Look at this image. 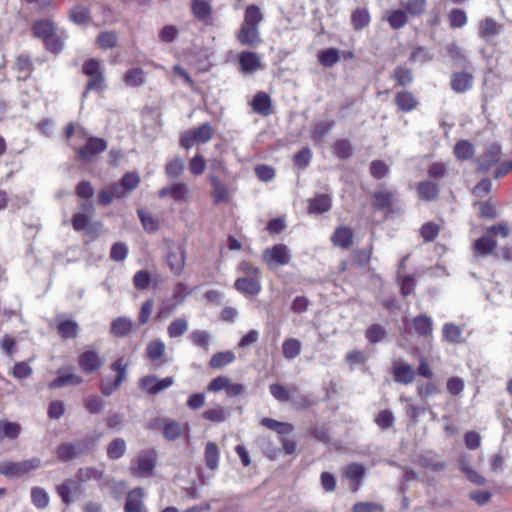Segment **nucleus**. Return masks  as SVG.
Wrapping results in <instances>:
<instances>
[{"label":"nucleus","mask_w":512,"mask_h":512,"mask_svg":"<svg viewBox=\"0 0 512 512\" xmlns=\"http://www.w3.org/2000/svg\"><path fill=\"white\" fill-rule=\"evenodd\" d=\"M33 36L43 41L45 48L51 53H59L63 49V38L57 34L53 21L48 19L36 20L32 25Z\"/></svg>","instance_id":"obj_2"},{"label":"nucleus","mask_w":512,"mask_h":512,"mask_svg":"<svg viewBox=\"0 0 512 512\" xmlns=\"http://www.w3.org/2000/svg\"><path fill=\"white\" fill-rule=\"evenodd\" d=\"M63 370V368L59 369L57 372L58 376L48 384V387L50 389H56L66 386H78L84 382L82 376L72 371L63 374Z\"/></svg>","instance_id":"obj_27"},{"label":"nucleus","mask_w":512,"mask_h":512,"mask_svg":"<svg viewBox=\"0 0 512 512\" xmlns=\"http://www.w3.org/2000/svg\"><path fill=\"white\" fill-rule=\"evenodd\" d=\"M156 465V457L154 452H143L138 455L136 466L130 468L131 473L137 477H146L151 475Z\"/></svg>","instance_id":"obj_17"},{"label":"nucleus","mask_w":512,"mask_h":512,"mask_svg":"<svg viewBox=\"0 0 512 512\" xmlns=\"http://www.w3.org/2000/svg\"><path fill=\"white\" fill-rule=\"evenodd\" d=\"M441 226L433 221L425 222L420 228V236L424 242H433L439 235Z\"/></svg>","instance_id":"obj_59"},{"label":"nucleus","mask_w":512,"mask_h":512,"mask_svg":"<svg viewBox=\"0 0 512 512\" xmlns=\"http://www.w3.org/2000/svg\"><path fill=\"white\" fill-rule=\"evenodd\" d=\"M128 362L123 358L116 359L110 369L116 374L114 380L103 379L100 384V392L104 396H110L116 392L127 379Z\"/></svg>","instance_id":"obj_8"},{"label":"nucleus","mask_w":512,"mask_h":512,"mask_svg":"<svg viewBox=\"0 0 512 512\" xmlns=\"http://www.w3.org/2000/svg\"><path fill=\"white\" fill-rule=\"evenodd\" d=\"M219 456L220 452L218 445L215 442H208L205 447L204 458L206 466L210 470L218 468Z\"/></svg>","instance_id":"obj_50"},{"label":"nucleus","mask_w":512,"mask_h":512,"mask_svg":"<svg viewBox=\"0 0 512 512\" xmlns=\"http://www.w3.org/2000/svg\"><path fill=\"white\" fill-rule=\"evenodd\" d=\"M79 137L84 141L83 145L69 144L74 151L76 160L83 163L92 162L99 154L107 149V141L96 136H88L87 132L79 127Z\"/></svg>","instance_id":"obj_1"},{"label":"nucleus","mask_w":512,"mask_h":512,"mask_svg":"<svg viewBox=\"0 0 512 512\" xmlns=\"http://www.w3.org/2000/svg\"><path fill=\"white\" fill-rule=\"evenodd\" d=\"M185 169L184 161L180 157L169 160L165 165V174L170 178L179 177Z\"/></svg>","instance_id":"obj_64"},{"label":"nucleus","mask_w":512,"mask_h":512,"mask_svg":"<svg viewBox=\"0 0 512 512\" xmlns=\"http://www.w3.org/2000/svg\"><path fill=\"white\" fill-rule=\"evenodd\" d=\"M124 83L129 87H139L146 82V72L140 67H134L123 75Z\"/></svg>","instance_id":"obj_42"},{"label":"nucleus","mask_w":512,"mask_h":512,"mask_svg":"<svg viewBox=\"0 0 512 512\" xmlns=\"http://www.w3.org/2000/svg\"><path fill=\"white\" fill-rule=\"evenodd\" d=\"M162 431L164 438L169 441L180 438L183 433L182 426L175 420L164 421Z\"/></svg>","instance_id":"obj_55"},{"label":"nucleus","mask_w":512,"mask_h":512,"mask_svg":"<svg viewBox=\"0 0 512 512\" xmlns=\"http://www.w3.org/2000/svg\"><path fill=\"white\" fill-rule=\"evenodd\" d=\"M391 374L396 383L410 385L415 381L416 372L413 366L402 359L394 360L391 365Z\"/></svg>","instance_id":"obj_13"},{"label":"nucleus","mask_w":512,"mask_h":512,"mask_svg":"<svg viewBox=\"0 0 512 512\" xmlns=\"http://www.w3.org/2000/svg\"><path fill=\"white\" fill-rule=\"evenodd\" d=\"M191 12L199 21L207 22L211 19L212 7L206 0H192Z\"/></svg>","instance_id":"obj_36"},{"label":"nucleus","mask_w":512,"mask_h":512,"mask_svg":"<svg viewBox=\"0 0 512 512\" xmlns=\"http://www.w3.org/2000/svg\"><path fill=\"white\" fill-rule=\"evenodd\" d=\"M81 444L82 443L79 442L77 444L63 443L59 445L56 451L58 459L64 462L75 459L81 452V449L79 448Z\"/></svg>","instance_id":"obj_47"},{"label":"nucleus","mask_w":512,"mask_h":512,"mask_svg":"<svg viewBox=\"0 0 512 512\" xmlns=\"http://www.w3.org/2000/svg\"><path fill=\"white\" fill-rule=\"evenodd\" d=\"M503 29V25L492 17H486L478 24V36L485 42H490L492 38L498 36Z\"/></svg>","instance_id":"obj_20"},{"label":"nucleus","mask_w":512,"mask_h":512,"mask_svg":"<svg viewBox=\"0 0 512 512\" xmlns=\"http://www.w3.org/2000/svg\"><path fill=\"white\" fill-rule=\"evenodd\" d=\"M416 391L419 397L427 399L431 396L439 394L441 390L439 384L432 379L425 383L418 384Z\"/></svg>","instance_id":"obj_63"},{"label":"nucleus","mask_w":512,"mask_h":512,"mask_svg":"<svg viewBox=\"0 0 512 512\" xmlns=\"http://www.w3.org/2000/svg\"><path fill=\"white\" fill-rule=\"evenodd\" d=\"M396 192L388 190H378L372 195V206L377 211L391 209L395 201Z\"/></svg>","instance_id":"obj_33"},{"label":"nucleus","mask_w":512,"mask_h":512,"mask_svg":"<svg viewBox=\"0 0 512 512\" xmlns=\"http://www.w3.org/2000/svg\"><path fill=\"white\" fill-rule=\"evenodd\" d=\"M234 288L245 296H256L262 290L261 279L239 277L234 282Z\"/></svg>","instance_id":"obj_22"},{"label":"nucleus","mask_w":512,"mask_h":512,"mask_svg":"<svg viewBox=\"0 0 512 512\" xmlns=\"http://www.w3.org/2000/svg\"><path fill=\"white\" fill-rule=\"evenodd\" d=\"M373 251H374V245H373L372 241L366 247H364L362 249H359V248L354 249L352 252L353 258H354V263L360 267L367 266L371 261Z\"/></svg>","instance_id":"obj_51"},{"label":"nucleus","mask_w":512,"mask_h":512,"mask_svg":"<svg viewBox=\"0 0 512 512\" xmlns=\"http://www.w3.org/2000/svg\"><path fill=\"white\" fill-rule=\"evenodd\" d=\"M57 333L62 339H72L78 334V324L73 320H64L57 325Z\"/></svg>","instance_id":"obj_53"},{"label":"nucleus","mask_w":512,"mask_h":512,"mask_svg":"<svg viewBox=\"0 0 512 512\" xmlns=\"http://www.w3.org/2000/svg\"><path fill=\"white\" fill-rule=\"evenodd\" d=\"M263 261L269 268L274 265L285 266L290 263L291 256L285 244L279 243L263 251Z\"/></svg>","instance_id":"obj_11"},{"label":"nucleus","mask_w":512,"mask_h":512,"mask_svg":"<svg viewBox=\"0 0 512 512\" xmlns=\"http://www.w3.org/2000/svg\"><path fill=\"white\" fill-rule=\"evenodd\" d=\"M133 329V322L127 317H118L111 323V333L116 337H125Z\"/></svg>","instance_id":"obj_46"},{"label":"nucleus","mask_w":512,"mask_h":512,"mask_svg":"<svg viewBox=\"0 0 512 512\" xmlns=\"http://www.w3.org/2000/svg\"><path fill=\"white\" fill-rule=\"evenodd\" d=\"M137 213L146 232L154 233L159 230L160 222L152 214L146 212L144 209H139Z\"/></svg>","instance_id":"obj_56"},{"label":"nucleus","mask_w":512,"mask_h":512,"mask_svg":"<svg viewBox=\"0 0 512 512\" xmlns=\"http://www.w3.org/2000/svg\"><path fill=\"white\" fill-rule=\"evenodd\" d=\"M319 63L327 68L334 66L340 59L339 51L336 48L321 50L317 54Z\"/></svg>","instance_id":"obj_54"},{"label":"nucleus","mask_w":512,"mask_h":512,"mask_svg":"<svg viewBox=\"0 0 512 512\" xmlns=\"http://www.w3.org/2000/svg\"><path fill=\"white\" fill-rule=\"evenodd\" d=\"M80 371L91 375L98 373L105 364V359L96 349H85L77 357Z\"/></svg>","instance_id":"obj_9"},{"label":"nucleus","mask_w":512,"mask_h":512,"mask_svg":"<svg viewBox=\"0 0 512 512\" xmlns=\"http://www.w3.org/2000/svg\"><path fill=\"white\" fill-rule=\"evenodd\" d=\"M260 424L279 435H288L294 431V426L288 422H281L272 418H262Z\"/></svg>","instance_id":"obj_39"},{"label":"nucleus","mask_w":512,"mask_h":512,"mask_svg":"<svg viewBox=\"0 0 512 512\" xmlns=\"http://www.w3.org/2000/svg\"><path fill=\"white\" fill-rule=\"evenodd\" d=\"M126 442L122 438H115L107 446V456L110 460L121 458L126 452Z\"/></svg>","instance_id":"obj_57"},{"label":"nucleus","mask_w":512,"mask_h":512,"mask_svg":"<svg viewBox=\"0 0 512 512\" xmlns=\"http://www.w3.org/2000/svg\"><path fill=\"white\" fill-rule=\"evenodd\" d=\"M235 360L236 355L233 351H221L211 356L208 365L212 369H222L225 366L233 363Z\"/></svg>","instance_id":"obj_37"},{"label":"nucleus","mask_w":512,"mask_h":512,"mask_svg":"<svg viewBox=\"0 0 512 512\" xmlns=\"http://www.w3.org/2000/svg\"><path fill=\"white\" fill-rule=\"evenodd\" d=\"M391 78L395 81L397 87H406L412 84L414 80L412 69L402 65L393 70Z\"/></svg>","instance_id":"obj_38"},{"label":"nucleus","mask_w":512,"mask_h":512,"mask_svg":"<svg viewBox=\"0 0 512 512\" xmlns=\"http://www.w3.org/2000/svg\"><path fill=\"white\" fill-rule=\"evenodd\" d=\"M353 231L348 226H338L331 235V242L341 249H349L353 244Z\"/></svg>","instance_id":"obj_29"},{"label":"nucleus","mask_w":512,"mask_h":512,"mask_svg":"<svg viewBox=\"0 0 512 512\" xmlns=\"http://www.w3.org/2000/svg\"><path fill=\"white\" fill-rule=\"evenodd\" d=\"M497 247V240L491 234L481 236L474 242V249L481 255L491 254Z\"/></svg>","instance_id":"obj_40"},{"label":"nucleus","mask_w":512,"mask_h":512,"mask_svg":"<svg viewBox=\"0 0 512 512\" xmlns=\"http://www.w3.org/2000/svg\"><path fill=\"white\" fill-rule=\"evenodd\" d=\"M419 198L423 201H435L440 194L439 185L432 180H423L417 184L416 187Z\"/></svg>","instance_id":"obj_31"},{"label":"nucleus","mask_w":512,"mask_h":512,"mask_svg":"<svg viewBox=\"0 0 512 512\" xmlns=\"http://www.w3.org/2000/svg\"><path fill=\"white\" fill-rule=\"evenodd\" d=\"M474 76L468 71L453 72L450 77V88L458 94L466 93L472 89Z\"/></svg>","instance_id":"obj_19"},{"label":"nucleus","mask_w":512,"mask_h":512,"mask_svg":"<svg viewBox=\"0 0 512 512\" xmlns=\"http://www.w3.org/2000/svg\"><path fill=\"white\" fill-rule=\"evenodd\" d=\"M230 417V410L219 403L205 409L202 413V418L213 424H220L227 421Z\"/></svg>","instance_id":"obj_26"},{"label":"nucleus","mask_w":512,"mask_h":512,"mask_svg":"<svg viewBox=\"0 0 512 512\" xmlns=\"http://www.w3.org/2000/svg\"><path fill=\"white\" fill-rule=\"evenodd\" d=\"M189 327L188 321L179 317L174 319L168 326L167 332L170 338H177L187 332Z\"/></svg>","instance_id":"obj_62"},{"label":"nucleus","mask_w":512,"mask_h":512,"mask_svg":"<svg viewBox=\"0 0 512 512\" xmlns=\"http://www.w3.org/2000/svg\"><path fill=\"white\" fill-rule=\"evenodd\" d=\"M81 71L87 79L83 96L86 97L89 92L95 91L98 93L103 92L106 85V77L104 66L101 61L96 58H89L82 64Z\"/></svg>","instance_id":"obj_3"},{"label":"nucleus","mask_w":512,"mask_h":512,"mask_svg":"<svg viewBox=\"0 0 512 512\" xmlns=\"http://www.w3.org/2000/svg\"><path fill=\"white\" fill-rule=\"evenodd\" d=\"M302 344L296 338H287L282 344V354L285 359L292 360L300 355Z\"/></svg>","instance_id":"obj_49"},{"label":"nucleus","mask_w":512,"mask_h":512,"mask_svg":"<svg viewBox=\"0 0 512 512\" xmlns=\"http://www.w3.org/2000/svg\"><path fill=\"white\" fill-rule=\"evenodd\" d=\"M42 466V461L38 457L23 461L6 460L0 463V474L7 478H22L30 475L33 471Z\"/></svg>","instance_id":"obj_4"},{"label":"nucleus","mask_w":512,"mask_h":512,"mask_svg":"<svg viewBox=\"0 0 512 512\" xmlns=\"http://www.w3.org/2000/svg\"><path fill=\"white\" fill-rule=\"evenodd\" d=\"M118 34L115 31H103L96 39L97 44L104 50L113 49L118 44Z\"/></svg>","instance_id":"obj_58"},{"label":"nucleus","mask_w":512,"mask_h":512,"mask_svg":"<svg viewBox=\"0 0 512 512\" xmlns=\"http://www.w3.org/2000/svg\"><path fill=\"white\" fill-rule=\"evenodd\" d=\"M174 384L172 376L158 379L155 375H147L140 378L138 382L139 388L149 395H156L161 391L171 387Z\"/></svg>","instance_id":"obj_14"},{"label":"nucleus","mask_w":512,"mask_h":512,"mask_svg":"<svg viewBox=\"0 0 512 512\" xmlns=\"http://www.w3.org/2000/svg\"><path fill=\"white\" fill-rule=\"evenodd\" d=\"M165 350V344L161 340L155 339L147 344L146 356L151 362L155 363L156 367H159L162 365L161 359L165 354Z\"/></svg>","instance_id":"obj_35"},{"label":"nucleus","mask_w":512,"mask_h":512,"mask_svg":"<svg viewBox=\"0 0 512 512\" xmlns=\"http://www.w3.org/2000/svg\"><path fill=\"white\" fill-rule=\"evenodd\" d=\"M365 475L366 468L359 462H351L342 469V477L349 482V489L352 493L360 490Z\"/></svg>","instance_id":"obj_12"},{"label":"nucleus","mask_w":512,"mask_h":512,"mask_svg":"<svg viewBox=\"0 0 512 512\" xmlns=\"http://www.w3.org/2000/svg\"><path fill=\"white\" fill-rule=\"evenodd\" d=\"M449 26L452 29H458L464 27L468 22L467 14L464 10L453 8L448 13Z\"/></svg>","instance_id":"obj_61"},{"label":"nucleus","mask_w":512,"mask_h":512,"mask_svg":"<svg viewBox=\"0 0 512 512\" xmlns=\"http://www.w3.org/2000/svg\"><path fill=\"white\" fill-rule=\"evenodd\" d=\"M145 492L142 487H136L127 493L124 512H148L144 503Z\"/></svg>","instance_id":"obj_18"},{"label":"nucleus","mask_w":512,"mask_h":512,"mask_svg":"<svg viewBox=\"0 0 512 512\" xmlns=\"http://www.w3.org/2000/svg\"><path fill=\"white\" fill-rule=\"evenodd\" d=\"M387 21L392 29L399 30L408 23V16L405 10L396 9L389 13Z\"/></svg>","instance_id":"obj_60"},{"label":"nucleus","mask_w":512,"mask_h":512,"mask_svg":"<svg viewBox=\"0 0 512 512\" xmlns=\"http://www.w3.org/2000/svg\"><path fill=\"white\" fill-rule=\"evenodd\" d=\"M264 16L261 9L256 4L248 5L244 11V19L241 23L246 26L259 27Z\"/></svg>","instance_id":"obj_44"},{"label":"nucleus","mask_w":512,"mask_h":512,"mask_svg":"<svg viewBox=\"0 0 512 512\" xmlns=\"http://www.w3.org/2000/svg\"><path fill=\"white\" fill-rule=\"evenodd\" d=\"M127 192L122 188L119 182L112 183L109 188L101 189L98 192L97 201L101 206L110 205L114 199H123Z\"/></svg>","instance_id":"obj_21"},{"label":"nucleus","mask_w":512,"mask_h":512,"mask_svg":"<svg viewBox=\"0 0 512 512\" xmlns=\"http://www.w3.org/2000/svg\"><path fill=\"white\" fill-rule=\"evenodd\" d=\"M189 188L185 183L176 182L172 185L163 187L159 190L158 195L160 198L171 196L177 202L188 201Z\"/></svg>","instance_id":"obj_23"},{"label":"nucleus","mask_w":512,"mask_h":512,"mask_svg":"<svg viewBox=\"0 0 512 512\" xmlns=\"http://www.w3.org/2000/svg\"><path fill=\"white\" fill-rule=\"evenodd\" d=\"M502 157V147L498 143L486 146L484 153L477 159V172L488 173L496 166Z\"/></svg>","instance_id":"obj_10"},{"label":"nucleus","mask_w":512,"mask_h":512,"mask_svg":"<svg viewBox=\"0 0 512 512\" xmlns=\"http://www.w3.org/2000/svg\"><path fill=\"white\" fill-rule=\"evenodd\" d=\"M21 432L20 424L8 420H0V443L5 439L15 440Z\"/></svg>","instance_id":"obj_48"},{"label":"nucleus","mask_w":512,"mask_h":512,"mask_svg":"<svg viewBox=\"0 0 512 512\" xmlns=\"http://www.w3.org/2000/svg\"><path fill=\"white\" fill-rule=\"evenodd\" d=\"M214 136V129L209 122H204L197 127L186 130L179 139V145L189 150L195 144H205Z\"/></svg>","instance_id":"obj_6"},{"label":"nucleus","mask_w":512,"mask_h":512,"mask_svg":"<svg viewBox=\"0 0 512 512\" xmlns=\"http://www.w3.org/2000/svg\"><path fill=\"white\" fill-rule=\"evenodd\" d=\"M236 39L240 45L250 48H256L262 43L259 27L240 25Z\"/></svg>","instance_id":"obj_16"},{"label":"nucleus","mask_w":512,"mask_h":512,"mask_svg":"<svg viewBox=\"0 0 512 512\" xmlns=\"http://www.w3.org/2000/svg\"><path fill=\"white\" fill-rule=\"evenodd\" d=\"M69 17L76 24H88L91 20V14L88 7L76 5L70 10Z\"/></svg>","instance_id":"obj_52"},{"label":"nucleus","mask_w":512,"mask_h":512,"mask_svg":"<svg viewBox=\"0 0 512 512\" xmlns=\"http://www.w3.org/2000/svg\"><path fill=\"white\" fill-rule=\"evenodd\" d=\"M209 181L213 187L212 198L214 204L218 205L229 202L230 192L228 187L215 175H210Z\"/></svg>","instance_id":"obj_34"},{"label":"nucleus","mask_w":512,"mask_h":512,"mask_svg":"<svg viewBox=\"0 0 512 512\" xmlns=\"http://www.w3.org/2000/svg\"><path fill=\"white\" fill-rule=\"evenodd\" d=\"M411 327L418 336L429 338L433 333V320L426 314L417 315L411 319Z\"/></svg>","instance_id":"obj_30"},{"label":"nucleus","mask_w":512,"mask_h":512,"mask_svg":"<svg viewBox=\"0 0 512 512\" xmlns=\"http://www.w3.org/2000/svg\"><path fill=\"white\" fill-rule=\"evenodd\" d=\"M166 252L164 261L169 271L174 276L183 274L186 266V248L183 244L176 243L173 240H164Z\"/></svg>","instance_id":"obj_5"},{"label":"nucleus","mask_w":512,"mask_h":512,"mask_svg":"<svg viewBox=\"0 0 512 512\" xmlns=\"http://www.w3.org/2000/svg\"><path fill=\"white\" fill-rule=\"evenodd\" d=\"M371 22V15L366 8H356L351 13V25L354 30L360 31L366 28Z\"/></svg>","instance_id":"obj_41"},{"label":"nucleus","mask_w":512,"mask_h":512,"mask_svg":"<svg viewBox=\"0 0 512 512\" xmlns=\"http://www.w3.org/2000/svg\"><path fill=\"white\" fill-rule=\"evenodd\" d=\"M453 153L457 160L466 161L473 158L475 147L470 141L462 139L456 142Z\"/></svg>","instance_id":"obj_43"},{"label":"nucleus","mask_w":512,"mask_h":512,"mask_svg":"<svg viewBox=\"0 0 512 512\" xmlns=\"http://www.w3.org/2000/svg\"><path fill=\"white\" fill-rule=\"evenodd\" d=\"M394 103L400 112L408 113L417 108L419 102L416 96L408 90H400L395 94Z\"/></svg>","instance_id":"obj_25"},{"label":"nucleus","mask_w":512,"mask_h":512,"mask_svg":"<svg viewBox=\"0 0 512 512\" xmlns=\"http://www.w3.org/2000/svg\"><path fill=\"white\" fill-rule=\"evenodd\" d=\"M331 151L337 158L346 160L353 155V146L348 139H337L331 145Z\"/></svg>","instance_id":"obj_45"},{"label":"nucleus","mask_w":512,"mask_h":512,"mask_svg":"<svg viewBox=\"0 0 512 512\" xmlns=\"http://www.w3.org/2000/svg\"><path fill=\"white\" fill-rule=\"evenodd\" d=\"M238 65L244 74H253L263 69L260 54L252 50H243L238 54Z\"/></svg>","instance_id":"obj_15"},{"label":"nucleus","mask_w":512,"mask_h":512,"mask_svg":"<svg viewBox=\"0 0 512 512\" xmlns=\"http://www.w3.org/2000/svg\"><path fill=\"white\" fill-rule=\"evenodd\" d=\"M80 491V484L74 479H66L56 486V493L65 505H70L74 498L73 495Z\"/></svg>","instance_id":"obj_28"},{"label":"nucleus","mask_w":512,"mask_h":512,"mask_svg":"<svg viewBox=\"0 0 512 512\" xmlns=\"http://www.w3.org/2000/svg\"><path fill=\"white\" fill-rule=\"evenodd\" d=\"M250 105L255 113L262 116H269L274 112L271 97L264 91L257 92Z\"/></svg>","instance_id":"obj_24"},{"label":"nucleus","mask_w":512,"mask_h":512,"mask_svg":"<svg viewBox=\"0 0 512 512\" xmlns=\"http://www.w3.org/2000/svg\"><path fill=\"white\" fill-rule=\"evenodd\" d=\"M332 207V199L328 194H316L308 200L307 212L309 214H323Z\"/></svg>","instance_id":"obj_32"},{"label":"nucleus","mask_w":512,"mask_h":512,"mask_svg":"<svg viewBox=\"0 0 512 512\" xmlns=\"http://www.w3.org/2000/svg\"><path fill=\"white\" fill-rule=\"evenodd\" d=\"M80 209L83 212L75 213L72 216L71 224L73 229L77 232L86 230L88 234L97 237L99 235V230L102 224L100 222H91V217L94 212V206L91 203L84 202L80 204Z\"/></svg>","instance_id":"obj_7"}]
</instances>
